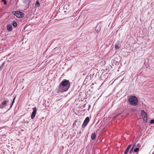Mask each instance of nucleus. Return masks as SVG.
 <instances>
[{"mask_svg":"<svg viewBox=\"0 0 154 154\" xmlns=\"http://www.w3.org/2000/svg\"><path fill=\"white\" fill-rule=\"evenodd\" d=\"M70 83L69 80L64 79L60 84L57 88V92L58 93L63 92L67 91L70 86Z\"/></svg>","mask_w":154,"mask_h":154,"instance_id":"1","label":"nucleus"},{"mask_svg":"<svg viewBox=\"0 0 154 154\" xmlns=\"http://www.w3.org/2000/svg\"><path fill=\"white\" fill-rule=\"evenodd\" d=\"M130 104L132 106H135L138 104V100L137 98L135 96H131L128 99Z\"/></svg>","mask_w":154,"mask_h":154,"instance_id":"2","label":"nucleus"},{"mask_svg":"<svg viewBox=\"0 0 154 154\" xmlns=\"http://www.w3.org/2000/svg\"><path fill=\"white\" fill-rule=\"evenodd\" d=\"M12 13L19 18H23L25 16L24 14L19 11H14L12 12Z\"/></svg>","mask_w":154,"mask_h":154,"instance_id":"3","label":"nucleus"},{"mask_svg":"<svg viewBox=\"0 0 154 154\" xmlns=\"http://www.w3.org/2000/svg\"><path fill=\"white\" fill-rule=\"evenodd\" d=\"M141 114L144 122L146 123L147 122V117L146 113L144 110H142L141 111Z\"/></svg>","mask_w":154,"mask_h":154,"instance_id":"4","label":"nucleus"},{"mask_svg":"<svg viewBox=\"0 0 154 154\" xmlns=\"http://www.w3.org/2000/svg\"><path fill=\"white\" fill-rule=\"evenodd\" d=\"M8 102L9 100L7 99H5L1 104L0 105V108L3 109V108L7 106V104H8Z\"/></svg>","mask_w":154,"mask_h":154,"instance_id":"5","label":"nucleus"},{"mask_svg":"<svg viewBox=\"0 0 154 154\" xmlns=\"http://www.w3.org/2000/svg\"><path fill=\"white\" fill-rule=\"evenodd\" d=\"M89 122V118L88 117H87L85 119L82 125V127L83 128H85Z\"/></svg>","mask_w":154,"mask_h":154,"instance_id":"6","label":"nucleus"},{"mask_svg":"<svg viewBox=\"0 0 154 154\" xmlns=\"http://www.w3.org/2000/svg\"><path fill=\"white\" fill-rule=\"evenodd\" d=\"M81 122L79 120H78V119H77L74 121L72 125L74 128L75 127L78 128Z\"/></svg>","mask_w":154,"mask_h":154,"instance_id":"7","label":"nucleus"},{"mask_svg":"<svg viewBox=\"0 0 154 154\" xmlns=\"http://www.w3.org/2000/svg\"><path fill=\"white\" fill-rule=\"evenodd\" d=\"M32 109L33 111L31 115V118L32 119H33L35 117L37 112V109L36 107H35Z\"/></svg>","mask_w":154,"mask_h":154,"instance_id":"8","label":"nucleus"},{"mask_svg":"<svg viewBox=\"0 0 154 154\" xmlns=\"http://www.w3.org/2000/svg\"><path fill=\"white\" fill-rule=\"evenodd\" d=\"M96 135L95 133H92L91 135V138L92 140H94L96 138Z\"/></svg>","mask_w":154,"mask_h":154,"instance_id":"9","label":"nucleus"},{"mask_svg":"<svg viewBox=\"0 0 154 154\" xmlns=\"http://www.w3.org/2000/svg\"><path fill=\"white\" fill-rule=\"evenodd\" d=\"M7 28L8 30L9 31H11L12 30V26L10 25H8Z\"/></svg>","mask_w":154,"mask_h":154,"instance_id":"10","label":"nucleus"},{"mask_svg":"<svg viewBox=\"0 0 154 154\" xmlns=\"http://www.w3.org/2000/svg\"><path fill=\"white\" fill-rule=\"evenodd\" d=\"M12 24L14 27H17V22L15 20H14L12 21Z\"/></svg>","mask_w":154,"mask_h":154,"instance_id":"11","label":"nucleus"},{"mask_svg":"<svg viewBox=\"0 0 154 154\" xmlns=\"http://www.w3.org/2000/svg\"><path fill=\"white\" fill-rule=\"evenodd\" d=\"M139 150V149L138 148H136L134 150V152H137L136 154H138V151Z\"/></svg>","mask_w":154,"mask_h":154,"instance_id":"12","label":"nucleus"},{"mask_svg":"<svg viewBox=\"0 0 154 154\" xmlns=\"http://www.w3.org/2000/svg\"><path fill=\"white\" fill-rule=\"evenodd\" d=\"M5 62H3V63L2 64V65L0 67V70H1L3 68L4 66L5 65Z\"/></svg>","mask_w":154,"mask_h":154,"instance_id":"13","label":"nucleus"},{"mask_svg":"<svg viewBox=\"0 0 154 154\" xmlns=\"http://www.w3.org/2000/svg\"><path fill=\"white\" fill-rule=\"evenodd\" d=\"M35 5L37 7H39L40 6V3L38 1H37L36 3V4H35Z\"/></svg>","mask_w":154,"mask_h":154,"instance_id":"14","label":"nucleus"},{"mask_svg":"<svg viewBox=\"0 0 154 154\" xmlns=\"http://www.w3.org/2000/svg\"><path fill=\"white\" fill-rule=\"evenodd\" d=\"M141 145L140 143H138L136 145V148H138L139 149L140 147L141 146Z\"/></svg>","mask_w":154,"mask_h":154,"instance_id":"15","label":"nucleus"},{"mask_svg":"<svg viewBox=\"0 0 154 154\" xmlns=\"http://www.w3.org/2000/svg\"><path fill=\"white\" fill-rule=\"evenodd\" d=\"M131 144H130L128 146V147H127V149H128V150H129L130 149V148L131 147Z\"/></svg>","mask_w":154,"mask_h":154,"instance_id":"16","label":"nucleus"},{"mask_svg":"<svg viewBox=\"0 0 154 154\" xmlns=\"http://www.w3.org/2000/svg\"><path fill=\"white\" fill-rule=\"evenodd\" d=\"M129 150L128 149H126L125 150L124 154H127V153L128 152Z\"/></svg>","mask_w":154,"mask_h":154,"instance_id":"17","label":"nucleus"},{"mask_svg":"<svg viewBox=\"0 0 154 154\" xmlns=\"http://www.w3.org/2000/svg\"><path fill=\"white\" fill-rule=\"evenodd\" d=\"M2 1L4 2V5H6L7 4V2L6 0H2Z\"/></svg>","mask_w":154,"mask_h":154,"instance_id":"18","label":"nucleus"},{"mask_svg":"<svg viewBox=\"0 0 154 154\" xmlns=\"http://www.w3.org/2000/svg\"><path fill=\"white\" fill-rule=\"evenodd\" d=\"M150 123L151 124H154V119H152L150 121Z\"/></svg>","mask_w":154,"mask_h":154,"instance_id":"19","label":"nucleus"},{"mask_svg":"<svg viewBox=\"0 0 154 154\" xmlns=\"http://www.w3.org/2000/svg\"><path fill=\"white\" fill-rule=\"evenodd\" d=\"M15 98H16V96H15L13 98L12 103H14L15 102Z\"/></svg>","mask_w":154,"mask_h":154,"instance_id":"20","label":"nucleus"},{"mask_svg":"<svg viewBox=\"0 0 154 154\" xmlns=\"http://www.w3.org/2000/svg\"><path fill=\"white\" fill-rule=\"evenodd\" d=\"M29 0H23V2L25 3H26L29 1Z\"/></svg>","mask_w":154,"mask_h":154,"instance_id":"21","label":"nucleus"},{"mask_svg":"<svg viewBox=\"0 0 154 154\" xmlns=\"http://www.w3.org/2000/svg\"><path fill=\"white\" fill-rule=\"evenodd\" d=\"M14 103H11V106L10 108L8 109V110H9L12 107Z\"/></svg>","mask_w":154,"mask_h":154,"instance_id":"22","label":"nucleus"},{"mask_svg":"<svg viewBox=\"0 0 154 154\" xmlns=\"http://www.w3.org/2000/svg\"><path fill=\"white\" fill-rule=\"evenodd\" d=\"M14 103H11V106L10 108L8 109V110H9L12 107Z\"/></svg>","mask_w":154,"mask_h":154,"instance_id":"23","label":"nucleus"},{"mask_svg":"<svg viewBox=\"0 0 154 154\" xmlns=\"http://www.w3.org/2000/svg\"><path fill=\"white\" fill-rule=\"evenodd\" d=\"M115 48L116 49H118L119 48V47L117 45H115Z\"/></svg>","mask_w":154,"mask_h":154,"instance_id":"24","label":"nucleus"},{"mask_svg":"<svg viewBox=\"0 0 154 154\" xmlns=\"http://www.w3.org/2000/svg\"><path fill=\"white\" fill-rule=\"evenodd\" d=\"M133 148H132L130 150V152H129V153H131L133 151Z\"/></svg>","mask_w":154,"mask_h":154,"instance_id":"25","label":"nucleus"},{"mask_svg":"<svg viewBox=\"0 0 154 154\" xmlns=\"http://www.w3.org/2000/svg\"><path fill=\"white\" fill-rule=\"evenodd\" d=\"M136 146V144L135 143H134L133 144V146H132V148H133H133H134V147L135 146Z\"/></svg>","mask_w":154,"mask_h":154,"instance_id":"26","label":"nucleus"},{"mask_svg":"<svg viewBox=\"0 0 154 154\" xmlns=\"http://www.w3.org/2000/svg\"><path fill=\"white\" fill-rule=\"evenodd\" d=\"M29 119H28V120H27V121H26V123H29Z\"/></svg>","mask_w":154,"mask_h":154,"instance_id":"27","label":"nucleus"},{"mask_svg":"<svg viewBox=\"0 0 154 154\" xmlns=\"http://www.w3.org/2000/svg\"><path fill=\"white\" fill-rule=\"evenodd\" d=\"M86 106V104H84L83 106V107H84V108H85V107Z\"/></svg>","mask_w":154,"mask_h":154,"instance_id":"28","label":"nucleus"},{"mask_svg":"<svg viewBox=\"0 0 154 154\" xmlns=\"http://www.w3.org/2000/svg\"><path fill=\"white\" fill-rule=\"evenodd\" d=\"M90 107H91V106H90V105H89V107H88V110H89V108H90Z\"/></svg>","mask_w":154,"mask_h":154,"instance_id":"29","label":"nucleus"},{"mask_svg":"<svg viewBox=\"0 0 154 154\" xmlns=\"http://www.w3.org/2000/svg\"><path fill=\"white\" fill-rule=\"evenodd\" d=\"M119 115H120V114H118V115H116V117H117V116H119Z\"/></svg>","mask_w":154,"mask_h":154,"instance_id":"30","label":"nucleus"},{"mask_svg":"<svg viewBox=\"0 0 154 154\" xmlns=\"http://www.w3.org/2000/svg\"><path fill=\"white\" fill-rule=\"evenodd\" d=\"M57 48L56 47V48H55L53 50H53H55V49H56Z\"/></svg>","mask_w":154,"mask_h":154,"instance_id":"31","label":"nucleus"},{"mask_svg":"<svg viewBox=\"0 0 154 154\" xmlns=\"http://www.w3.org/2000/svg\"><path fill=\"white\" fill-rule=\"evenodd\" d=\"M57 49H58L59 50H60V48H58Z\"/></svg>","mask_w":154,"mask_h":154,"instance_id":"32","label":"nucleus"}]
</instances>
